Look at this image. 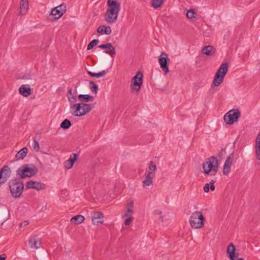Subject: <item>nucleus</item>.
Returning a JSON list of instances; mask_svg holds the SVG:
<instances>
[{
  "mask_svg": "<svg viewBox=\"0 0 260 260\" xmlns=\"http://www.w3.org/2000/svg\"><path fill=\"white\" fill-rule=\"evenodd\" d=\"M235 247L233 243H231L230 245L228 246L227 250H226V255L231 260H236L235 258L237 257L238 253H236L235 252Z\"/></svg>",
  "mask_w": 260,
  "mask_h": 260,
  "instance_id": "2eb2a0df",
  "label": "nucleus"
},
{
  "mask_svg": "<svg viewBox=\"0 0 260 260\" xmlns=\"http://www.w3.org/2000/svg\"><path fill=\"white\" fill-rule=\"evenodd\" d=\"M143 74L140 72H138L132 78L130 87L133 91L136 92L140 91L143 84Z\"/></svg>",
  "mask_w": 260,
  "mask_h": 260,
  "instance_id": "1a4fd4ad",
  "label": "nucleus"
},
{
  "mask_svg": "<svg viewBox=\"0 0 260 260\" xmlns=\"http://www.w3.org/2000/svg\"><path fill=\"white\" fill-rule=\"evenodd\" d=\"M241 113L238 110H232L224 116V120L228 124H233L240 117Z\"/></svg>",
  "mask_w": 260,
  "mask_h": 260,
  "instance_id": "9d476101",
  "label": "nucleus"
},
{
  "mask_svg": "<svg viewBox=\"0 0 260 260\" xmlns=\"http://www.w3.org/2000/svg\"><path fill=\"white\" fill-rule=\"evenodd\" d=\"M69 100L72 103H75L76 101V95L74 93H72V89H70L67 94Z\"/></svg>",
  "mask_w": 260,
  "mask_h": 260,
  "instance_id": "473e14b6",
  "label": "nucleus"
},
{
  "mask_svg": "<svg viewBox=\"0 0 260 260\" xmlns=\"http://www.w3.org/2000/svg\"><path fill=\"white\" fill-rule=\"evenodd\" d=\"M157 168L152 161L149 164L148 170L145 173V179L143 181V186H150L153 183V178L155 177Z\"/></svg>",
  "mask_w": 260,
  "mask_h": 260,
  "instance_id": "0eeeda50",
  "label": "nucleus"
},
{
  "mask_svg": "<svg viewBox=\"0 0 260 260\" xmlns=\"http://www.w3.org/2000/svg\"><path fill=\"white\" fill-rule=\"evenodd\" d=\"M37 173L38 170L36 166L32 164L23 165L17 170V175L21 179L31 177Z\"/></svg>",
  "mask_w": 260,
  "mask_h": 260,
  "instance_id": "20e7f679",
  "label": "nucleus"
},
{
  "mask_svg": "<svg viewBox=\"0 0 260 260\" xmlns=\"http://www.w3.org/2000/svg\"><path fill=\"white\" fill-rule=\"evenodd\" d=\"M215 49L212 46H205L202 50V52L204 54L207 55H211L215 53Z\"/></svg>",
  "mask_w": 260,
  "mask_h": 260,
  "instance_id": "a878e982",
  "label": "nucleus"
},
{
  "mask_svg": "<svg viewBox=\"0 0 260 260\" xmlns=\"http://www.w3.org/2000/svg\"><path fill=\"white\" fill-rule=\"evenodd\" d=\"M84 219H85V218H84V217L82 215V222H83V221L84 220Z\"/></svg>",
  "mask_w": 260,
  "mask_h": 260,
  "instance_id": "de8ad7c7",
  "label": "nucleus"
},
{
  "mask_svg": "<svg viewBox=\"0 0 260 260\" xmlns=\"http://www.w3.org/2000/svg\"><path fill=\"white\" fill-rule=\"evenodd\" d=\"M94 107L93 104H85L82 102V116L89 113Z\"/></svg>",
  "mask_w": 260,
  "mask_h": 260,
  "instance_id": "393cba45",
  "label": "nucleus"
},
{
  "mask_svg": "<svg viewBox=\"0 0 260 260\" xmlns=\"http://www.w3.org/2000/svg\"><path fill=\"white\" fill-rule=\"evenodd\" d=\"M6 257L5 256V254L0 255V260H5Z\"/></svg>",
  "mask_w": 260,
  "mask_h": 260,
  "instance_id": "c03bdc74",
  "label": "nucleus"
},
{
  "mask_svg": "<svg viewBox=\"0 0 260 260\" xmlns=\"http://www.w3.org/2000/svg\"><path fill=\"white\" fill-rule=\"evenodd\" d=\"M163 0H152L151 6L155 9H157L161 6Z\"/></svg>",
  "mask_w": 260,
  "mask_h": 260,
  "instance_id": "f704fd0d",
  "label": "nucleus"
},
{
  "mask_svg": "<svg viewBox=\"0 0 260 260\" xmlns=\"http://www.w3.org/2000/svg\"><path fill=\"white\" fill-rule=\"evenodd\" d=\"M205 218L202 213L199 211L193 212L189 220L190 226L194 229H200L204 226Z\"/></svg>",
  "mask_w": 260,
  "mask_h": 260,
  "instance_id": "423d86ee",
  "label": "nucleus"
},
{
  "mask_svg": "<svg viewBox=\"0 0 260 260\" xmlns=\"http://www.w3.org/2000/svg\"><path fill=\"white\" fill-rule=\"evenodd\" d=\"M9 189L12 197L15 199L19 198L22 194L24 184L20 180L15 178L9 181Z\"/></svg>",
  "mask_w": 260,
  "mask_h": 260,
  "instance_id": "7ed1b4c3",
  "label": "nucleus"
},
{
  "mask_svg": "<svg viewBox=\"0 0 260 260\" xmlns=\"http://www.w3.org/2000/svg\"><path fill=\"white\" fill-rule=\"evenodd\" d=\"M19 91L21 95L27 97L32 94V89L30 88L29 85L25 84L20 86L19 89Z\"/></svg>",
  "mask_w": 260,
  "mask_h": 260,
  "instance_id": "dca6fc26",
  "label": "nucleus"
},
{
  "mask_svg": "<svg viewBox=\"0 0 260 260\" xmlns=\"http://www.w3.org/2000/svg\"><path fill=\"white\" fill-rule=\"evenodd\" d=\"M71 126V121L66 119H64L60 124V127L63 129H68Z\"/></svg>",
  "mask_w": 260,
  "mask_h": 260,
  "instance_id": "2f4dec72",
  "label": "nucleus"
},
{
  "mask_svg": "<svg viewBox=\"0 0 260 260\" xmlns=\"http://www.w3.org/2000/svg\"><path fill=\"white\" fill-rule=\"evenodd\" d=\"M99 42H100V41L99 40H98V39H94V40H93L88 45L87 49V50H90L94 46H95L96 45H98Z\"/></svg>",
  "mask_w": 260,
  "mask_h": 260,
  "instance_id": "4c0bfd02",
  "label": "nucleus"
},
{
  "mask_svg": "<svg viewBox=\"0 0 260 260\" xmlns=\"http://www.w3.org/2000/svg\"><path fill=\"white\" fill-rule=\"evenodd\" d=\"M71 222L74 223L75 224H78L81 223V215H77L73 217L71 219Z\"/></svg>",
  "mask_w": 260,
  "mask_h": 260,
  "instance_id": "72a5a7b5",
  "label": "nucleus"
},
{
  "mask_svg": "<svg viewBox=\"0 0 260 260\" xmlns=\"http://www.w3.org/2000/svg\"><path fill=\"white\" fill-rule=\"evenodd\" d=\"M254 149L256 158L257 160H260V132L255 139Z\"/></svg>",
  "mask_w": 260,
  "mask_h": 260,
  "instance_id": "6ab92c4d",
  "label": "nucleus"
},
{
  "mask_svg": "<svg viewBox=\"0 0 260 260\" xmlns=\"http://www.w3.org/2000/svg\"><path fill=\"white\" fill-rule=\"evenodd\" d=\"M28 242L30 244V247L31 248L38 249L41 245L40 240L37 236L34 237L32 239H30Z\"/></svg>",
  "mask_w": 260,
  "mask_h": 260,
  "instance_id": "412c9836",
  "label": "nucleus"
},
{
  "mask_svg": "<svg viewBox=\"0 0 260 260\" xmlns=\"http://www.w3.org/2000/svg\"><path fill=\"white\" fill-rule=\"evenodd\" d=\"M78 99L81 101V98H82V96H81V94H79L78 96Z\"/></svg>",
  "mask_w": 260,
  "mask_h": 260,
  "instance_id": "49530a36",
  "label": "nucleus"
},
{
  "mask_svg": "<svg viewBox=\"0 0 260 260\" xmlns=\"http://www.w3.org/2000/svg\"><path fill=\"white\" fill-rule=\"evenodd\" d=\"M34 149L36 151L38 152L40 150L39 143L38 141L34 139V145H33Z\"/></svg>",
  "mask_w": 260,
  "mask_h": 260,
  "instance_id": "58836bf2",
  "label": "nucleus"
},
{
  "mask_svg": "<svg viewBox=\"0 0 260 260\" xmlns=\"http://www.w3.org/2000/svg\"><path fill=\"white\" fill-rule=\"evenodd\" d=\"M78 156V154H77L73 153L71 154L70 158L64 162V168L66 169H71L73 167L75 162L77 159Z\"/></svg>",
  "mask_w": 260,
  "mask_h": 260,
  "instance_id": "f3484780",
  "label": "nucleus"
},
{
  "mask_svg": "<svg viewBox=\"0 0 260 260\" xmlns=\"http://www.w3.org/2000/svg\"><path fill=\"white\" fill-rule=\"evenodd\" d=\"M122 218L124 219V224L126 225H129L132 220V215L128 213H125L122 216Z\"/></svg>",
  "mask_w": 260,
  "mask_h": 260,
  "instance_id": "c85d7f7f",
  "label": "nucleus"
},
{
  "mask_svg": "<svg viewBox=\"0 0 260 260\" xmlns=\"http://www.w3.org/2000/svg\"><path fill=\"white\" fill-rule=\"evenodd\" d=\"M203 168L205 175L215 176L219 169L218 160L215 156L210 157L203 163Z\"/></svg>",
  "mask_w": 260,
  "mask_h": 260,
  "instance_id": "f03ea898",
  "label": "nucleus"
},
{
  "mask_svg": "<svg viewBox=\"0 0 260 260\" xmlns=\"http://www.w3.org/2000/svg\"><path fill=\"white\" fill-rule=\"evenodd\" d=\"M28 224H29V221L28 220H25L23 222H21L20 224V227L25 226L26 225H27Z\"/></svg>",
  "mask_w": 260,
  "mask_h": 260,
  "instance_id": "79ce46f5",
  "label": "nucleus"
},
{
  "mask_svg": "<svg viewBox=\"0 0 260 260\" xmlns=\"http://www.w3.org/2000/svg\"><path fill=\"white\" fill-rule=\"evenodd\" d=\"M186 16L189 19L196 18V14L194 10L191 9H189L186 13Z\"/></svg>",
  "mask_w": 260,
  "mask_h": 260,
  "instance_id": "e433bc0d",
  "label": "nucleus"
},
{
  "mask_svg": "<svg viewBox=\"0 0 260 260\" xmlns=\"http://www.w3.org/2000/svg\"><path fill=\"white\" fill-rule=\"evenodd\" d=\"M154 213L155 214H161V211H160L159 210H156L155 211Z\"/></svg>",
  "mask_w": 260,
  "mask_h": 260,
  "instance_id": "a18cd8bd",
  "label": "nucleus"
},
{
  "mask_svg": "<svg viewBox=\"0 0 260 260\" xmlns=\"http://www.w3.org/2000/svg\"><path fill=\"white\" fill-rule=\"evenodd\" d=\"M134 206V202L132 199L127 200V202L126 205V212L130 213L133 212Z\"/></svg>",
  "mask_w": 260,
  "mask_h": 260,
  "instance_id": "c756f323",
  "label": "nucleus"
},
{
  "mask_svg": "<svg viewBox=\"0 0 260 260\" xmlns=\"http://www.w3.org/2000/svg\"><path fill=\"white\" fill-rule=\"evenodd\" d=\"M98 47L100 49L105 50V53L109 54L112 56L116 54L115 48L110 43L100 45L98 46Z\"/></svg>",
  "mask_w": 260,
  "mask_h": 260,
  "instance_id": "4468645a",
  "label": "nucleus"
},
{
  "mask_svg": "<svg viewBox=\"0 0 260 260\" xmlns=\"http://www.w3.org/2000/svg\"><path fill=\"white\" fill-rule=\"evenodd\" d=\"M108 5L105 20L109 23H113L117 18L120 10V4L117 0H108Z\"/></svg>",
  "mask_w": 260,
  "mask_h": 260,
  "instance_id": "f257e3e1",
  "label": "nucleus"
},
{
  "mask_svg": "<svg viewBox=\"0 0 260 260\" xmlns=\"http://www.w3.org/2000/svg\"><path fill=\"white\" fill-rule=\"evenodd\" d=\"M214 181L213 180H211L210 182V188L211 189V190L212 191H214L215 189V186L214 185Z\"/></svg>",
  "mask_w": 260,
  "mask_h": 260,
  "instance_id": "a19ab883",
  "label": "nucleus"
},
{
  "mask_svg": "<svg viewBox=\"0 0 260 260\" xmlns=\"http://www.w3.org/2000/svg\"><path fill=\"white\" fill-rule=\"evenodd\" d=\"M45 184L43 183L31 180L27 182L26 184V188H31L38 191L44 189L45 188Z\"/></svg>",
  "mask_w": 260,
  "mask_h": 260,
  "instance_id": "ddd939ff",
  "label": "nucleus"
},
{
  "mask_svg": "<svg viewBox=\"0 0 260 260\" xmlns=\"http://www.w3.org/2000/svg\"><path fill=\"white\" fill-rule=\"evenodd\" d=\"M72 113L76 116H81L80 110L81 109V103L75 104L71 107Z\"/></svg>",
  "mask_w": 260,
  "mask_h": 260,
  "instance_id": "5701e85b",
  "label": "nucleus"
},
{
  "mask_svg": "<svg viewBox=\"0 0 260 260\" xmlns=\"http://www.w3.org/2000/svg\"><path fill=\"white\" fill-rule=\"evenodd\" d=\"M2 169H4V172H3L4 176H3V180L0 181V186L3 183L5 182L6 181V180H7L8 178L10 177L11 172L10 169L8 166H5L3 167Z\"/></svg>",
  "mask_w": 260,
  "mask_h": 260,
  "instance_id": "b1692460",
  "label": "nucleus"
},
{
  "mask_svg": "<svg viewBox=\"0 0 260 260\" xmlns=\"http://www.w3.org/2000/svg\"><path fill=\"white\" fill-rule=\"evenodd\" d=\"M89 89L92 92L96 94L98 91V85L96 84L93 81H89Z\"/></svg>",
  "mask_w": 260,
  "mask_h": 260,
  "instance_id": "7c9ffc66",
  "label": "nucleus"
},
{
  "mask_svg": "<svg viewBox=\"0 0 260 260\" xmlns=\"http://www.w3.org/2000/svg\"><path fill=\"white\" fill-rule=\"evenodd\" d=\"M234 158V153H232L227 157L224 162L223 167V174L226 175L231 171L233 160Z\"/></svg>",
  "mask_w": 260,
  "mask_h": 260,
  "instance_id": "f8f14e48",
  "label": "nucleus"
},
{
  "mask_svg": "<svg viewBox=\"0 0 260 260\" xmlns=\"http://www.w3.org/2000/svg\"><path fill=\"white\" fill-rule=\"evenodd\" d=\"M66 5L62 3L52 9L50 15V20L51 21H54L60 18L66 12Z\"/></svg>",
  "mask_w": 260,
  "mask_h": 260,
  "instance_id": "6e6552de",
  "label": "nucleus"
},
{
  "mask_svg": "<svg viewBox=\"0 0 260 260\" xmlns=\"http://www.w3.org/2000/svg\"><path fill=\"white\" fill-rule=\"evenodd\" d=\"M108 71L106 70H103L99 73H92L91 71H88L87 73L88 75H89L90 76L92 77H96V78H101V77H104L105 76V75L107 74Z\"/></svg>",
  "mask_w": 260,
  "mask_h": 260,
  "instance_id": "cd10ccee",
  "label": "nucleus"
},
{
  "mask_svg": "<svg viewBox=\"0 0 260 260\" xmlns=\"http://www.w3.org/2000/svg\"><path fill=\"white\" fill-rule=\"evenodd\" d=\"M229 64L227 62H223L217 70L212 83V86L217 87L223 82L224 77L228 71Z\"/></svg>",
  "mask_w": 260,
  "mask_h": 260,
  "instance_id": "39448f33",
  "label": "nucleus"
},
{
  "mask_svg": "<svg viewBox=\"0 0 260 260\" xmlns=\"http://www.w3.org/2000/svg\"><path fill=\"white\" fill-rule=\"evenodd\" d=\"M94 100L93 96L89 94H82V102H92Z\"/></svg>",
  "mask_w": 260,
  "mask_h": 260,
  "instance_id": "c9c22d12",
  "label": "nucleus"
},
{
  "mask_svg": "<svg viewBox=\"0 0 260 260\" xmlns=\"http://www.w3.org/2000/svg\"><path fill=\"white\" fill-rule=\"evenodd\" d=\"M27 153V148L25 147L19 150L16 155L17 159H23Z\"/></svg>",
  "mask_w": 260,
  "mask_h": 260,
  "instance_id": "bb28decb",
  "label": "nucleus"
},
{
  "mask_svg": "<svg viewBox=\"0 0 260 260\" xmlns=\"http://www.w3.org/2000/svg\"><path fill=\"white\" fill-rule=\"evenodd\" d=\"M170 60L168 55L164 52L161 53L158 58V62L160 68L166 75L169 72V69L168 66V61Z\"/></svg>",
  "mask_w": 260,
  "mask_h": 260,
  "instance_id": "9b49d317",
  "label": "nucleus"
},
{
  "mask_svg": "<svg viewBox=\"0 0 260 260\" xmlns=\"http://www.w3.org/2000/svg\"><path fill=\"white\" fill-rule=\"evenodd\" d=\"M103 214L100 212H96L93 213L92 216V223L95 225L103 223Z\"/></svg>",
  "mask_w": 260,
  "mask_h": 260,
  "instance_id": "a211bd4d",
  "label": "nucleus"
},
{
  "mask_svg": "<svg viewBox=\"0 0 260 260\" xmlns=\"http://www.w3.org/2000/svg\"><path fill=\"white\" fill-rule=\"evenodd\" d=\"M4 169H2L0 170V179H2V180L3 179V172H4Z\"/></svg>",
  "mask_w": 260,
  "mask_h": 260,
  "instance_id": "37998d69",
  "label": "nucleus"
},
{
  "mask_svg": "<svg viewBox=\"0 0 260 260\" xmlns=\"http://www.w3.org/2000/svg\"><path fill=\"white\" fill-rule=\"evenodd\" d=\"M237 260H244V259L242 258H238Z\"/></svg>",
  "mask_w": 260,
  "mask_h": 260,
  "instance_id": "09e8293b",
  "label": "nucleus"
},
{
  "mask_svg": "<svg viewBox=\"0 0 260 260\" xmlns=\"http://www.w3.org/2000/svg\"><path fill=\"white\" fill-rule=\"evenodd\" d=\"M20 13L21 15H25L28 9V2L27 0H21L20 3Z\"/></svg>",
  "mask_w": 260,
  "mask_h": 260,
  "instance_id": "4be33fe9",
  "label": "nucleus"
},
{
  "mask_svg": "<svg viewBox=\"0 0 260 260\" xmlns=\"http://www.w3.org/2000/svg\"><path fill=\"white\" fill-rule=\"evenodd\" d=\"M210 188V184L206 183L204 187V190L205 192H208Z\"/></svg>",
  "mask_w": 260,
  "mask_h": 260,
  "instance_id": "ea45409f",
  "label": "nucleus"
},
{
  "mask_svg": "<svg viewBox=\"0 0 260 260\" xmlns=\"http://www.w3.org/2000/svg\"><path fill=\"white\" fill-rule=\"evenodd\" d=\"M97 32L101 35L105 34L107 35H110L112 32V30L109 26H106L105 25H100L97 29Z\"/></svg>",
  "mask_w": 260,
  "mask_h": 260,
  "instance_id": "aec40b11",
  "label": "nucleus"
}]
</instances>
